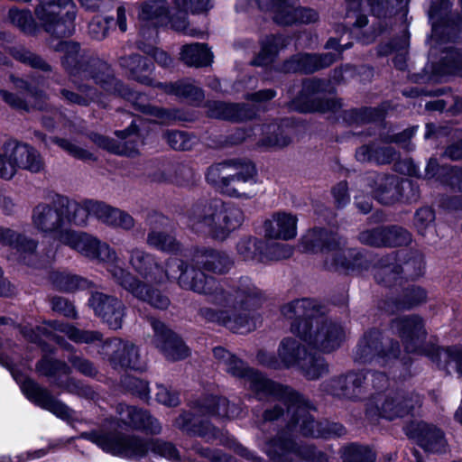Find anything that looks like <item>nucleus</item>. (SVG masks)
Wrapping results in <instances>:
<instances>
[{"instance_id": "f257e3e1", "label": "nucleus", "mask_w": 462, "mask_h": 462, "mask_svg": "<svg viewBox=\"0 0 462 462\" xmlns=\"http://www.w3.org/2000/svg\"><path fill=\"white\" fill-rule=\"evenodd\" d=\"M329 310L310 298L293 300L281 308L282 316L292 319L291 332L309 347L328 355L339 349L346 339L341 321L328 316Z\"/></svg>"}, {"instance_id": "f03ea898", "label": "nucleus", "mask_w": 462, "mask_h": 462, "mask_svg": "<svg viewBox=\"0 0 462 462\" xmlns=\"http://www.w3.org/2000/svg\"><path fill=\"white\" fill-rule=\"evenodd\" d=\"M51 45L56 51L64 53L62 64L71 77L82 76L86 79H88V77H91L92 79L97 84H99L106 92L110 94L118 93V95L130 101L140 111L153 115L161 119L162 122L170 120H187L186 117L179 115L177 111L169 112L158 107H152L144 104V96L125 88L108 73H103L102 76L92 75L88 71V66H96L98 62L94 60L92 64L89 65V63L87 62L85 58L80 54V48L78 43L60 41L57 44L52 42Z\"/></svg>"}, {"instance_id": "7ed1b4c3", "label": "nucleus", "mask_w": 462, "mask_h": 462, "mask_svg": "<svg viewBox=\"0 0 462 462\" xmlns=\"http://www.w3.org/2000/svg\"><path fill=\"white\" fill-rule=\"evenodd\" d=\"M242 412L240 406L230 403L221 396H208L199 401L189 411H183L175 420L173 425L191 437H199L207 442L221 439L223 433L202 416L210 415L227 419H236Z\"/></svg>"}, {"instance_id": "20e7f679", "label": "nucleus", "mask_w": 462, "mask_h": 462, "mask_svg": "<svg viewBox=\"0 0 462 462\" xmlns=\"http://www.w3.org/2000/svg\"><path fill=\"white\" fill-rule=\"evenodd\" d=\"M81 438L96 443L104 451L129 458L143 457L151 450L170 460L179 461L180 459L179 450L173 443L159 439L145 440L134 435L97 430L83 432Z\"/></svg>"}, {"instance_id": "39448f33", "label": "nucleus", "mask_w": 462, "mask_h": 462, "mask_svg": "<svg viewBox=\"0 0 462 462\" xmlns=\"http://www.w3.org/2000/svg\"><path fill=\"white\" fill-rule=\"evenodd\" d=\"M207 300L219 308L228 309L225 328L234 333L246 334L256 328L248 313L263 305L265 297L261 291H203Z\"/></svg>"}, {"instance_id": "423d86ee", "label": "nucleus", "mask_w": 462, "mask_h": 462, "mask_svg": "<svg viewBox=\"0 0 462 462\" xmlns=\"http://www.w3.org/2000/svg\"><path fill=\"white\" fill-rule=\"evenodd\" d=\"M244 219V213L239 208L214 199L193 207L189 226L196 232L208 233L223 240L239 228Z\"/></svg>"}, {"instance_id": "0eeeda50", "label": "nucleus", "mask_w": 462, "mask_h": 462, "mask_svg": "<svg viewBox=\"0 0 462 462\" xmlns=\"http://www.w3.org/2000/svg\"><path fill=\"white\" fill-rule=\"evenodd\" d=\"M300 245L306 253H320L325 265L330 269L354 272L362 263V257L347 247L344 239L323 229H313L301 238Z\"/></svg>"}, {"instance_id": "6e6552de", "label": "nucleus", "mask_w": 462, "mask_h": 462, "mask_svg": "<svg viewBox=\"0 0 462 462\" xmlns=\"http://www.w3.org/2000/svg\"><path fill=\"white\" fill-rule=\"evenodd\" d=\"M130 263L143 277L150 282H160L165 277H176L178 273L179 285L185 289H203L209 284L205 273L194 268L183 269V263L176 258H171L163 270L153 257L140 249L131 252Z\"/></svg>"}, {"instance_id": "1a4fd4ad", "label": "nucleus", "mask_w": 462, "mask_h": 462, "mask_svg": "<svg viewBox=\"0 0 462 462\" xmlns=\"http://www.w3.org/2000/svg\"><path fill=\"white\" fill-rule=\"evenodd\" d=\"M256 170L250 162H226L208 169L207 181L220 193L234 198L251 199L254 190H246L247 184L256 183Z\"/></svg>"}, {"instance_id": "9d476101", "label": "nucleus", "mask_w": 462, "mask_h": 462, "mask_svg": "<svg viewBox=\"0 0 462 462\" xmlns=\"http://www.w3.org/2000/svg\"><path fill=\"white\" fill-rule=\"evenodd\" d=\"M58 205L62 208L66 217V226L68 224L84 226L90 215L108 226L123 229H131L134 226V220L128 213L103 202L93 200L78 202L58 195Z\"/></svg>"}, {"instance_id": "9b49d317", "label": "nucleus", "mask_w": 462, "mask_h": 462, "mask_svg": "<svg viewBox=\"0 0 462 462\" xmlns=\"http://www.w3.org/2000/svg\"><path fill=\"white\" fill-rule=\"evenodd\" d=\"M420 403V396L414 391L391 390L374 395L367 403L365 414L372 420L377 418L394 420L411 414Z\"/></svg>"}, {"instance_id": "f8f14e48", "label": "nucleus", "mask_w": 462, "mask_h": 462, "mask_svg": "<svg viewBox=\"0 0 462 462\" xmlns=\"http://www.w3.org/2000/svg\"><path fill=\"white\" fill-rule=\"evenodd\" d=\"M35 15L53 37L69 36L75 31L76 6L71 0H40Z\"/></svg>"}, {"instance_id": "ddd939ff", "label": "nucleus", "mask_w": 462, "mask_h": 462, "mask_svg": "<svg viewBox=\"0 0 462 462\" xmlns=\"http://www.w3.org/2000/svg\"><path fill=\"white\" fill-rule=\"evenodd\" d=\"M401 353L399 342L384 336L376 328H370L360 337L354 352V361L370 364L374 361L385 365L398 358Z\"/></svg>"}, {"instance_id": "4468645a", "label": "nucleus", "mask_w": 462, "mask_h": 462, "mask_svg": "<svg viewBox=\"0 0 462 462\" xmlns=\"http://www.w3.org/2000/svg\"><path fill=\"white\" fill-rule=\"evenodd\" d=\"M313 407L309 401L303 397L302 403L298 408H291V417L288 420L286 428L288 432L300 433L303 437L329 439L342 437L346 433V428L337 422H321L314 419L310 411Z\"/></svg>"}, {"instance_id": "2eb2a0df", "label": "nucleus", "mask_w": 462, "mask_h": 462, "mask_svg": "<svg viewBox=\"0 0 462 462\" xmlns=\"http://www.w3.org/2000/svg\"><path fill=\"white\" fill-rule=\"evenodd\" d=\"M248 389L252 392L254 398L259 401H265L271 397H275L283 402L286 406L287 420L291 419V408L296 410L300 403L303 402V395L289 386L279 384L267 378L263 373L254 369L246 378Z\"/></svg>"}, {"instance_id": "dca6fc26", "label": "nucleus", "mask_w": 462, "mask_h": 462, "mask_svg": "<svg viewBox=\"0 0 462 462\" xmlns=\"http://www.w3.org/2000/svg\"><path fill=\"white\" fill-rule=\"evenodd\" d=\"M138 20L142 33L145 34V30L152 29V34L155 32V28L171 23V27L183 32L185 35L199 37L202 32L199 30L189 28L185 18L169 19L168 9L164 0H154L144 3L140 6L138 12Z\"/></svg>"}, {"instance_id": "f3484780", "label": "nucleus", "mask_w": 462, "mask_h": 462, "mask_svg": "<svg viewBox=\"0 0 462 462\" xmlns=\"http://www.w3.org/2000/svg\"><path fill=\"white\" fill-rule=\"evenodd\" d=\"M290 452H293L297 457L307 462L328 461V455L315 445H297L291 438L283 434H279L270 441L268 454L273 462H293L289 456Z\"/></svg>"}, {"instance_id": "a211bd4d", "label": "nucleus", "mask_w": 462, "mask_h": 462, "mask_svg": "<svg viewBox=\"0 0 462 462\" xmlns=\"http://www.w3.org/2000/svg\"><path fill=\"white\" fill-rule=\"evenodd\" d=\"M60 242L78 251L90 259L115 263L117 262L116 253L106 243L86 233H77L68 229L61 232Z\"/></svg>"}, {"instance_id": "6ab92c4d", "label": "nucleus", "mask_w": 462, "mask_h": 462, "mask_svg": "<svg viewBox=\"0 0 462 462\" xmlns=\"http://www.w3.org/2000/svg\"><path fill=\"white\" fill-rule=\"evenodd\" d=\"M365 376L362 371L350 370L323 381L320 390L339 400L356 401L365 394Z\"/></svg>"}, {"instance_id": "aec40b11", "label": "nucleus", "mask_w": 462, "mask_h": 462, "mask_svg": "<svg viewBox=\"0 0 462 462\" xmlns=\"http://www.w3.org/2000/svg\"><path fill=\"white\" fill-rule=\"evenodd\" d=\"M32 225L40 233L56 234L60 240L61 232H67L66 217L58 205V196L51 203H39L32 211Z\"/></svg>"}, {"instance_id": "412c9836", "label": "nucleus", "mask_w": 462, "mask_h": 462, "mask_svg": "<svg viewBox=\"0 0 462 462\" xmlns=\"http://www.w3.org/2000/svg\"><path fill=\"white\" fill-rule=\"evenodd\" d=\"M260 8L273 10L277 23L289 25L294 23H310L318 20V14L308 8L295 6L296 0H257Z\"/></svg>"}, {"instance_id": "4be33fe9", "label": "nucleus", "mask_w": 462, "mask_h": 462, "mask_svg": "<svg viewBox=\"0 0 462 462\" xmlns=\"http://www.w3.org/2000/svg\"><path fill=\"white\" fill-rule=\"evenodd\" d=\"M390 327L402 338L407 352L416 353L421 350L427 337L421 317L414 314L398 317L391 320Z\"/></svg>"}, {"instance_id": "5701e85b", "label": "nucleus", "mask_w": 462, "mask_h": 462, "mask_svg": "<svg viewBox=\"0 0 462 462\" xmlns=\"http://www.w3.org/2000/svg\"><path fill=\"white\" fill-rule=\"evenodd\" d=\"M98 353L107 357L113 368H140V356L137 347L129 341L120 338L106 340L100 346Z\"/></svg>"}, {"instance_id": "b1692460", "label": "nucleus", "mask_w": 462, "mask_h": 462, "mask_svg": "<svg viewBox=\"0 0 462 462\" xmlns=\"http://www.w3.org/2000/svg\"><path fill=\"white\" fill-rule=\"evenodd\" d=\"M409 438L414 439L417 444L429 453H446L448 444L443 430L435 425L424 421H412L405 428Z\"/></svg>"}, {"instance_id": "393cba45", "label": "nucleus", "mask_w": 462, "mask_h": 462, "mask_svg": "<svg viewBox=\"0 0 462 462\" xmlns=\"http://www.w3.org/2000/svg\"><path fill=\"white\" fill-rule=\"evenodd\" d=\"M154 332L153 344L171 361L186 358L189 355V347L183 340L163 322L151 319Z\"/></svg>"}, {"instance_id": "a878e982", "label": "nucleus", "mask_w": 462, "mask_h": 462, "mask_svg": "<svg viewBox=\"0 0 462 462\" xmlns=\"http://www.w3.org/2000/svg\"><path fill=\"white\" fill-rule=\"evenodd\" d=\"M24 395L36 405L52 412L56 416L69 420L72 411L62 402L56 399L45 387L31 378H25L20 383Z\"/></svg>"}, {"instance_id": "bb28decb", "label": "nucleus", "mask_w": 462, "mask_h": 462, "mask_svg": "<svg viewBox=\"0 0 462 462\" xmlns=\"http://www.w3.org/2000/svg\"><path fill=\"white\" fill-rule=\"evenodd\" d=\"M88 305L110 328L118 329L122 327L125 307L116 297L96 291L91 294Z\"/></svg>"}, {"instance_id": "cd10ccee", "label": "nucleus", "mask_w": 462, "mask_h": 462, "mask_svg": "<svg viewBox=\"0 0 462 462\" xmlns=\"http://www.w3.org/2000/svg\"><path fill=\"white\" fill-rule=\"evenodd\" d=\"M368 185L374 198L383 204H391L401 199L402 189L410 187L408 180H400L395 176L373 173L367 177Z\"/></svg>"}, {"instance_id": "c85d7f7f", "label": "nucleus", "mask_w": 462, "mask_h": 462, "mask_svg": "<svg viewBox=\"0 0 462 462\" xmlns=\"http://www.w3.org/2000/svg\"><path fill=\"white\" fill-rule=\"evenodd\" d=\"M328 49L338 50V53H326L323 55L300 54L293 57L284 64V69L288 72L303 71L313 72L332 64L337 56L343 51L336 39H329L326 44Z\"/></svg>"}, {"instance_id": "c756f323", "label": "nucleus", "mask_w": 462, "mask_h": 462, "mask_svg": "<svg viewBox=\"0 0 462 462\" xmlns=\"http://www.w3.org/2000/svg\"><path fill=\"white\" fill-rule=\"evenodd\" d=\"M136 127L134 124L124 131H117L116 134L122 140L116 144L113 140L100 134H94L92 140L100 147L106 149L114 153L134 156L139 152L141 143L139 135L135 133Z\"/></svg>"}, {"instance_id": "7c9ffc66", "label": "nucleus", "mask_w": 462, "mask_h": 462, "mask_svg": "<svg viewBox=\"0 0 462 462\" xmlns=\"http://www.w3.org/2000/svg\"><path fill=\"white\" fill-rule=\"evenodd\" d=\"M122 421L132 429L156 435L162 431L158 420L144 409L120 404L117 408Z\"/></svg>"}, {"instance_id": "2f4dec72", "label": "nucleus", "mask_w": 462, "mask_h": 462, "mask_svg": "<svg viewBox=\"0 0 462 462\" xmlns=\"http://www.w3.org/2000/svg\"><path fill=\"white\" fill-rule=\"evenodd\" d=\"M297 217L291 213H274L263 224L265 236L273 239H293L297 236Z\"/></svg>"}, {"instance_id": "473e14b6", "label": "nucleus", "mask_w": 462, "mask_h": 462, "mask_svg": "<svg viewBox=\"0 0 462 462\" xmlns=\"http://www.w3.org/2000/svg\"><path fill=\"white\" fill-rule=\"evenodd\" d=\"M6 152L14 161L18 169L32 172H39L43 169V161L40 153L32 146L25 143L10 142L6 143Z\"/></svg>"}, {"instance_id": "72a5a7b5", "label": "nucleus", "mask_w": 462, "mask_h": 462, "mask_svg": "<svg viewBox=\"0 0 462 462\" xmlns=\"http://www.w3.org/2000/svg\"><path fill=\"white\" fill-rule=\"evenodd\" d=\"M412 263L408 261L404 263V266H401L395 257H389L383 260L381 265L376 268L374 277L379 284L385 286H402V281L407 279L401 275V273H408Z\"/></svg>"}, {"instance_id": "f704fd0d", "label": "nucleus", "mask_w": 462, "mask_h": 462, "mask_svg": "<svg viewBox=\"0 0 462 462\" xmlns=\"http://www.w3.org/2000/svg\"><path fill=\"white\" fill-rule=\"evenodd\" d=\"M35 371L42 376L47 377L52 386L57 387V383L64 381L65 377L70 375L71 367L65 362L49 355H43L35 365Z\"/></svg>"}, {"instance_id": "c9c22d12", "label": "nucleus", "mask_w": 462, "mask_h": 462, "mask_svg": "<svg viewBox=\"0 0 462 462\" xmlns=\"http://www.w3.org/2000/svg\"><path fill=\"white\" fill-rule=\"evenodd\" d=\"M309 349L294 337H284L277 349L278 357L285 368L299 367Z\"/></svg>"}, {"instance_id": "e433bc0d", "label": "nucleus", "mask_w": 462, "mask_h": 462, "mask_svg": "<svg viewBox=\"0 0 462 462\" xmlns=\"http://www.w3.org/2000/svg\"><path fill=\"white\" fill-rule=\"evenodd\" d=\"M213 354L217 362L224 365L226 372L233 377L245 381L254 371V368L250 367L244 360L222 346L213 348Z\"/></svg>"}, {"instance_id": "4c0bfd02", "label": "nucleus", "mask_w": 462, "mask_h": 462, "mask_svg": "<svg viewBox=\"0 0 462 462\" xmlns=\"http://www.w3.org/2000/svg\"><path fill=\"white\" fill-rule=\"evenodd\" d=\"M427 301L425 291H404L402 295L395 299H387L379 303V308L393 314L399 310H410Z\"/></svg>"}, {"instance_id": "58836bf2", "label": "nucleus", "mask_w": 462, "mask_h": 462, "mask_svg": "<svg viewBox=\"0 0 462 462\" xmlns=\"http://www.w3.org/2000/svg\"><path fill=\"white\" fill-rule=\"evenodd\" d=\"M209 116L231 121H244L254 116V110L245 105L214 102L208 106Z\"/></svg>"}, {"instance_id": "ea45409f", "label": "nucleus", "mask_w": 462, "mask_h": 462, "mask_svg": "<svg viewBox=\"0 0 462 462\" xmlns=\"http://www.w3.org/2000/svg\"><path fill=\"white\" fill-rule=\"evenodd\" d=\"M120 65L127 70L129 76L134 79L145 85L152 84L150 74L153 66L147 59L140 55L124 57L120 60Z\"/></svg>"}, {"instance_id": "a19ab883", "label": "nucleus", "mask_w": 462, "mask_h": 462, "mask_svg": "<svg viewBox=\"0 0 462 462\" xmlns=\"http://www.w3.org/2000/svg\"><path fill=\"white\" fill-rule=\"evenodd\" d=\"M195 259L206 270L219 273L228 271L233 264L227 254L208 249L198 251Z\"/></svg>"}, {"instance_id": "79ce46f5", "label": "nucleus", "mask_w": 462, "mask_h": 462, "mask_svg": "<svg viewBox=\"0 0 462 462\" xmlns=\"http://www.w3.org/2000/svg\"><path fill=\"white\" fill-rule=\"evenodd\" d=\"M0 244L16 249L21 254H28L29 258L33 256L37 247V242L23 236L16 231L0 226Z\"/></svg>"}, {"instance_id": "37998d69", "label": "nucleus", "mask_w": 462, "mask_h": 462, "mask_svg": "<svg viewBox=\"0 0 462 462\" xmlns=\"http://www.w3.org/2000/svg\"><path fill=\"white\" fill-rule=\"evenodd\" d=\"M44 285L57 289H87L92 286V282L66 271H51Z\"/></svg>"}, {"instance_id": "c03bdc74", "label": "nucleus", "mask_w": 462, "mask_h": 462, "mask_svg": "<svg viewBox=\"0 0 462 462\" xmlns=\"http://www.w3.org/2000/svg\"><path fill=\"white\" fill-rule=\"evenodd\" d=\"M427 355L438 365H446L451 362L456 365V370L462 376V346H452L448 347H440L432 346L427 352Z\"/></svg>"}, {"instance_id": "a18cd8bd", "label": "nucleus", "mask_w": 462, "mask_h": 462, "mask_svg": "<svg viewBox=\"0 0 462 462\" xmlns=\"http://www.w3.org/2000/svg\"><path fill=\"white\" fill-rule=\"evenodd\" d=\"M297 369L307 380H318L329 373V365L323 356L309 351Z\"/></svg>"}, {"instance_id": "49530a36", "label": "nucleus", "mask_w": 462, "mask_h": 462, "mask_svg": "<svg viewBox=\"0 0 462 462\" xmlns=\"http://www.w3.org/2000/svg\"><path fill=\"white\" fill-rule=\"evenodd\" d=\"M15 85L19 88H27L26 100H23L22 97L14 96L12 93H8L7 91L1 90L0 95L7 104L15 108L28 109L29 103L31 106H33L39 109H42L43 106L42 104V99L43 96L42 93H38L37 91H34L32 88H29L28 84L23 80H17Z\"/></svg>"}, {"instance_id": "de8ad7c7", "label": "nucleus", "mask_w": 462, "mask_h": 462, "mask_svg": "<svg viewBox=\"0 0 462 462\" xmlns=\"http://www.w3.org/2000/svg\"><path fill=\"white\" fill-rule=\"evenodd\" d=\"M180 59L188 66L203 67L212 62V54L207 45L192 43L182 47Z\"/></svg>"}, {"instance_id": "09e8293b", "label": "nucleus", "mask_w": 462, "mask_h": 462, "mask_svg": "<svg viewBox=\"0 0 462 462\" xmlns=\"http://www.w3.org/2000/svg\"><path fill=\"white\" fill-rule=\"evenodd\" d=\"M340 457L343 462H375L376 452L367 445L356 442L341 448Z\"/></svg>"}, {"instance_id": "8fccbe9b", "label": "nucleus", "mask_w": 462, "mask_h": 462, "mask_svg": "<svg viewBox=\"0 0 462 462\" xmlns=\"http://www.w3.org/2000/svg\"><path fill=\"white\" fill-rule=\"evenodd\" d=\"M72 82L77 85V92L68 89L61 90L62 97L70 104L87 106L92 101H99L96 91L88 84H78L77 77H72Z\"/></svg>"}, {"instance_id": "3c124183", "label": "nucleus", "mask_w": 462, "mask_h": 462, "mask_svg": "<svg viewBox=\"0 0 462 462\" xmlns=\"http://www.w3.org/2000/svg\"><path fill=\"white\" fill-rule=\"evenodd\" d=\"M237 254L244 261H255L264 263L261 259L264 255V242L253 237L240 239L236 245Z\"/></svg>"}, {"instance_id": "603ef678", "label": "nucleus", "mask_w": 462, "mask_h": 462, "mask_svg": "<svg viewBox=\"0 0 462 462\" xmlns=\"http://www.w3.org/2000/svg\"><path fill=\"white\" fill-rule=\"evenodd\" d=\"M158 87L162 88L168 94L187 97L192 101H200L204 97L202 90L194 86L189 80H181L170 84L159 83Z\"/></svg>"}, {"instance_id": "864d4df0", "label": "nucleus", "mask_w": 462, "mask_h": 462, "mask_svg": "<svg viewBox=\"0 0 462 462\" xmlns=\"http://www.w3.org/2000/svg\"><path fill=\"white\" fill-rule=\"evenodd\" d=\"M57 388L89 400H94L97 396L96 392L91 386L70 375L65 377L64 381L58 382Z\"/></svg>"}, {"instance_id": "5fc2aeb1", "label": "nucleus", "mask_w": 462, "mask_h": 462, "mask_svg": "<svg viewBox=\"0 0 462 462\" xmlns=\"http://www.w3.org/2000/svg\"><path fill=\"white\" fill-rule=\"evenodd\" d=\"M356 157L360 162L375 161L377 163L384 164L395 159V152L391 148L374 151L370 146L365 145L356 151Z\"/></svg>"}, {"instance_id": "6e6d98bb", "label": "nucleus", "mask_w": 462, "mask_h": 462, "mask_svg": "<svg viewBox=\"0 0 462 462\" xmlns=\"http://www.w3.org/2000/svg\"><path fill=\"white\" fill-rule=\"evenodd\" d=\"M8 17L13 24L17 26L25 33L32 34L37 30L32 15L28 10L11 8L9 10Z\"/></svg>"}, {"instance_id": "4d7b16f0", "label": "nucleus", "mask_w": 462, "mask_h": 462, "mask_svg": "<svg viewBox=\"0 0 462 462\" xmlns=\"http://www.w3.org/2000/svg\"><path fill=\"white\" fill-rule=\"evenodd\" d=\"M133 296L155 309L166 310L171 300L163 291H131Z\"/></svg>"}, {"instance_id": "13d9d810", "label": "nucleus", "mask_w": 462, "mask_h": 462, "mask_svg": "<svg viewBox=\"0 0 462 462\" xmlns=\"http://www.w3.org/2000/svg\"><path fill=\"white\" fill-rule=\"evenodd\" d=\"M252 413L254 426L262 431H264L265 423L275 421L285 414L282 404H275L272 408L266 409L262 414L259 410L254 409Z\"/></svg>"}, {"instance_id": "bf43d9fd", "label": "nucleus", "mask_w": 462, "mask_h": 462, "mask_svg": "<svg viewBox=\"0 0 462 462\" xmlns=\"http://www.w3.org/2000/svg\"><path fill=\"white\" fill-rule=\"evenodd\" d=\"M383 246H402L407 245L411 241V234L402 227L392 226L383 228Z\"/></svg>"}, {"instance_id": "052dcab7", "label": "nucleus", "mask_w": 462, "mask_h": 462, "mask_svg": "<svg viewBox=\"0 0 462 462\" xmlns=\"http://www.w3.org/2000/svg\"><path fill=\"white\" fill-rule=\"evenodd\" d=\"M361 371L365 376V393L372 390L383 391L388 386L389 379L385 373L372 369Z\"/></svg>"}, {"instance_id": "680f3d73", "label": "nucleus", "mask_w": 462, "mask_h": 462, "mask_svg": "<svg viewBox=\"0 0 462 462\" xmlns=\"http://www.w3.org/2000/svg\"><path fill=\"white\" fill-rule=\"evenodd\" d=\"M263 253L264 255H262L261 259L266 263L289 258L292 254L293 249L288 245L264 242Z\"/></svg>"}, {"instance_id": "e2e57ef3", "label": "nucleus", "mask_w": 462, "mask_h": 462, "mask_svg": "<svg viewBox=\"0 0 462 462\" xmlns=\"http://www.w3.org/2000/svg\"><path fill=\"white\" fill-rule=\"evenodd\" d=\"M64 332L70 340L79 344H93L103 341V335L98 331L83 330L75 327H68Z\"/></svg>"}, {"instance_id": "0e129e2a", "label": "nucleus", "mask_w": 462, "mask_h": 462, "mask_svg": "<svg viewBox=\"0 0 462 462\" xmlns=\"http://www.w3.org/2000/svg\"><path fill=\"white\" fill-rule=\"evenodd\" d=\"M147 243L157 249L166 252H175L179 249V245L175 239L162 232L152 231L147 237Z\"/></svg>"}, {"instance_id": "69168bd1", "label": "nucleus", "mask_w": 462, "mask_h": 462, "mask_svg": "<svg viewBox=\"0 0 462 462\" xmlns=\"http://www.w3.org/2000/svg\"><path fill=\"white\" fill-rule=\"evenodd\" d=\"M68 361L74 369L85 376L95 377L98 373L95 365L82 356L71 353L68 356Z\"/></svg>"}, {"instance_id": "338daca9", "label": "nucleus", "mask_w": 462, "mask_h": 462, "mask_svg": "<svg viewBox=\"0 0 462 462\" xmlns=\"http://www.w3.org/2000/svg\"><path fill=\"white\" fill-rule=\"evenodd\" d=\"M121 383L128 392L138 395L142 399L148 396L149 388L148 383L145 381L132 375H125L121 379Z\"/></svg>"}, {"instance_id": "774afa93", "label": "nucleus", "mask_w": 462, "mask_h": 462, "mask_svg": "<svg viewBox=\"0 0 462 462\" xmlns=\"http://www.w3.org/2000/svg\"><path fill=\"white\" fill-rule=\"evenodd\" d=\"M442 75L458 74L462 76V51H450L445 58Z\"/></svg>"}]
</instances>
